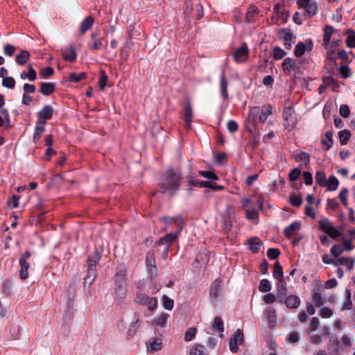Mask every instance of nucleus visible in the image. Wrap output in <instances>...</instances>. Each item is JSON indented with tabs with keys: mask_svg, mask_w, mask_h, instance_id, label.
Here are the masks:
<instances>
[{
	"mask_svg": "<svg viewBox=\"0 0 355 355\" xmlns=\"http://www.w3.org/2000/svg\"><path fill=\"white\" fill-rule=\"evenodd\" d=\"M54 112V110L52 106L49 105H45L41 110L37 113V121H42L46 122V120L51 119Z\"/></svg>",
	"mask_w": 355,
	"mask_h": 355,
	"instance_id": "f8f14e48",
	"label": "nucleus"
},
{
	"mask_svg": "<svg viewBox=\"0 0 355 355\" xmlns=\"http://www.w3.org/2000/svg\"><path fill=\"white\" fill-rule=\"evenodd\" d=\"M297 5L304 9L305 13L309 15H315L318 12V3L315 0H297Z\"/></svg>",
	"mask_w": 355,
	"mask_h": 355,
	"instance_id": "20e7f679",
	"label": "nucleus"
},
{
	"mask_svg": "<svg viewBox=\"0 0 355 355\" xmlns=\"http://www.w3.org/2000/svg\"><path fill=\"white\" fill-rule=\"evenodd\" d=\"M264 316L267 322L268 327L270 328H274L277 323V311L272 306H268L264 310Z\"/></svg>",
	"mask_w": 355,
	"mask_h": 355,
	"instance_id": "0eeeda50",
	"label": "nucleus"
},
{
	"mask_svg": "<svg viewBox=\"0 0 355 355\" xmlns=\"http://www.w3.org/2000/svg\"><path fill=\"white\" fill-rule=\"evenodd\" d=\"M290 202L295 207H299L302 203V199L300 196L293 195L290 196Z\"/></svg>",
	"mask_w": 355,
	"mask_h": 355,
	"instance_id": "e2e57ef3",
	"label": "nucleus"
},
{
	"mask_svg": "<svg viewBox=\"0 0 355 355\" xmlns=\"http://www.w3.org/2000/svg\"><path fill=\"white\" fill-rule=\"evenodd\" d=\"M198 173L201 176H202L205 178L210 179V180H218L217 175L211 171H200Z\"/></svg>",
	"mask_w": 355,
	"mask_h": 355,
	"instance_id": "680f3d73",
	"label": "nucleus"
},
{
	"mask_svg": "<svg viewBox=\"0 0 355 355\" xmlns=\"http://www.w3.org/2000/svg\"><path fill=\"white\" fill-rule=\"evenodd\" d=\"M348 36L346 40V44L349 48H355V32L352 30H348L347 32Z\"/></svg>",
	"mask_w": 355,
	"mask_h": 355,
	"instance_id": "a19ab883",
	"label": "nucleus"
},
{
	"mask_svg": "<svg viewBox=\"0 0 355 355\" xmlns=\"http://www.w3.org/2000/svg\"><path fill=\"white\" fill-rule=\"evenodd\" d=\"M86 78V74L85 73H71L69 75L68 80L72 83H78Z\"/></svg>",
	"mask_w": 355,
	"mask_h": 355,
	"instance_id": "37998d69",
	"label": "nucleus"
},
{
	"mask_svg": "<svg viewBox=\"0 0 355 355\" xmlns=\"http://www.w3.org/2000/svg\"><path fill=\"white\" fill-rule=\"evenodd\" d=\"M312 49V42L311 40H306L305 43L299 42L295 48V55L300 58L302 56L306 50L311 51Z\"/></svg>",
	"mask_w": 355,
	"mask_h": 355,
	"instance_id": "ddd939ff",
	"label": "nucleus"
},
{
	"mask_svg": "<svg viewBox=\"0 0 355 355\" xmlns=\"http://www.w3.org/2000/svg\"><path fill=\"white\" fill-rule=\"evenodd\" d=\"M315 181L320 187H325L327 184L325 173L323 171H318L315 174Z\"/></svg>",
	"mask_w": 355,
	"mask_h": 355,
	"instance_id": "ea45409f",
	"label": "nucleus"
},
{
	"mask_svg": "<svg viewBox=\"0 0 355 355\" xmlns=\"http://www.w3.org/2000/svg\"><path fill=\"white\" fill-rule=\"evenodd\" d=\"M146 263L148 267L151 268V270H155V259L153 251H148L146 254Z\"/></svg>",
	"mask_w": 355,
	"mask_h": 355,
	"instance_id": "72a5a7b5",
	"label": "nucleus"
},
{
	"mask_svg": "<svg viewBox=\"0 0 355 355\" xmlns=\"http://www.w3.org/2000/svg\"><path fill=\"white\" fill-rule=\"evenodd\" d=\"M189 355H208L205 347L200 344L194 345L190 349Z\"/></svg>",
	"mask_w": 355,
	"mask_h": 355,
	"instance_id": "2f4dec72",
	"label": "nucleus"
},
{
	"mask_svg": "<svg viewBox=\"0 0 355 355\" xmlns=\"http://www.w3.org/2000/svg\"><path fill=\"white\" fill-rule=\"evenodd\" d=\"M117 278V282L119 281L120 282L115 289V294L119 298L122 299L125 295V281L122 275L119 276Z\"/></svg>",
	"mask_w": 355,
	"mask_h": 355,
	"instance_id": "5701e85b",
	"label": "nucleus"
},
{
	"mask_svg": "<svg viewBox=\"0 0 355 355\" xmlns=\"http://www.w3.org/2000/svg\"><path fill=\"white\" fill-rule=\"evenodd\" d=\"M283 39L284 40V46L287 49H291L293 40L295 38L293 34L290 31H284Z\"/></svg>",
	"mask_w": 355,
	"mask_h": 355,
	"instance_id": "cd10ccee",
	"label": "nucleus"
},
{
	"mask_svg": "<svg viewBox=\"0 0 355 355\" xmlns=\"http://www.w3.org/2000/svg\"><path fill=\"white\" fill-rule=\"evenodd\" d=\"M296 161L302 162L306 165L309 163V155L305 152H300L295 156Z\"/></svg>",
	"mask_w": 355,
	"mask_h": 355,
	"instance_id": "09e8293b",
	"label": "nucleus"
},
{
	"mask_svg": "<svg viewBox=\"0 0 355 355\" xmlns=\"http://www.w3.org/2000/svg\"><path fill=\"white\" fill-rule=\"evenodd\" d=\"M168 317H169L168 314H166L165 313H162L159 314L157 317H155L150 322V325L154 327H164L166 324L167 320H168Z\"/></svg>",
	"mask_w": 355,
	"mask_h": 355,
	"instance_id": "a211bd4d",
	"label": "nucleus"
},
{
	"mask_svg": "<svg viewBox=\"0 0 355 355\" xmlns=\"http://www.w3.org/2000/svg\"><path fill=\"white\" fill-rule=\"evenodd\" d=\"M273 277L277 279H283V270L279 262H276L274 265Z\"/></svg>",
	"mask_w": 355,
	"mask_h": 355,
	"instance_id": "c03bdc74",
	"label": "nucleus"
},
{
	"mask_svg": "<svg viewBox=\"0 0 355 355\" xmlns=\"http://www.w3.org/2000/svg\"><path fill=\"white\" fill-rule=\"evenodd\" d=\"M339 112L344 118H348L350 115V110L347 105H342L340 107Z\"/></svg>",
	"mask_w": 355,
	"mask_h": 355,
	"instance_id": "338daca9",
	"label": "nucleus"
},
{
	"mask_svg": "<svg viewBox=\"0 0 355 355\" xmlns=\"http://www.w3.org/2000/svg\"><path fill=\"white\" fill-rule=\"evenodd\" d=\"M234 60L238 63L245 62L248 58V49L245 44L238 48L234 54Z\"/></svg>",
	"mask_w": 355,
	"mask_h": 355,
	"instance_id": "1a4fd4ad",
	"label": "nucleus"
},
{
	"mask_svg": "<svg viewBox=\"0 0 355 355\" xmlns=\"http://www.w3.org/2000/svg\"><path fill=\"white\" fill-rule=\"evenodd\" d=\"M100 254L98 252H96L92 257H90L88 259V270H96V266L98 263V261L100 259Z\"/></svg>",
	"mask_w": 355,
	"mask_h": 355,
	"instance_id": "473e14b6",
	"label": "nucleus"
},
{
	"mask_svg": "<svg viewBox=\"0 0 355 355\" xmlns=\"http://www.w3.org/2000/svg\"><path fill=\"white\" fill-rule=\"evenodd\" d=\"M107 81V77L104 71H101L100 79H99V87L101 90H103L106 86Z\"/></svg>",
	"mask_w": 355,
	"mask_h": 355,
	"instance_id": "13d9d810",
	"label": "nucleus"
},
{
	"mask_svg": "<svg viewBox=\"0 0 355 355\" xmlns=\"http://www.w3.org/2000/svg\"><path fill=\"white\" fill-rule=\"evenodd\" d=\"M339 184L338 180L334 175H331L327 180V184L325 187H327L329 191H335L337 189Z\"/></svg>",
	"mask_w": 355,
	"mask_h": 355,
	"instance_id": "f704fd0d",
	"label": "nucleus"
},
{
	"mask_svg": "<svg viewBox=\"0 0 355 355\" xmlns=\"http://www.w3.org/2000/svg\"><path fill=\"white\" fill-rule=\"evenodd\" d=\"M0 127L3 126L4 121H6L9 122V113L8 110L6 109H1L0 110Z\"/></svg>",
	"mask_w": 355,
	"mask_h": 355,
	"instance_id": "864d4df0",
	"label": "nucleus"
},
{
	"mask_svg": "<svg viewBox=\"0 0 355 355\" xmlns=\"http://www.w3.org/2000/svg\"><path fill=\"white\" fill-rule=\"evenodd\" d=\"M27 79L30 81H35L36 80L37 73L35 70L33 68L31 64L28 67Z\"/></svg>",
	"mask_w": 355,
	"mask_h": 355,
	"instance_id": "052dcab7",
	"label": "nucleus"
},
{
	"mask_svg": "<svg viewBox=\"0 0 355 355\" xmlns=\"http://www.w3.org/2000/svg\"><path fill=\"white\" fill-rule=\"evenodd\" d=\"M345 266L346 268L351 270L354 268V260L347 257H338L336 259L335 266Z\"/></svg>",
	"mask_w": 355,
	"mask_h": 355,
	"instance_id": "4be33fe9",
	"label": "nucleus"
},
{
	"mask_svg": "<svg viewBox=\"0 0 355 355\" xmlns=\"http://www.w3.org/2000/svg\"><path fill=\"white\" fill-rule=\"evenodd\" d=\"M29 58V52L26 50H22L19 54L17 55L15 60L17 64L20 65H24L27 62Z\"/></svg>",
	"mask_w": 355,
	"mask_h": 355,
	"instance_id": "c85d7f7f",
	"label": "nucleus"
},
{
	"mask_svg": "<svg viewBox=\"0 0 355 355\" xmlns=\"http://www.w3.org/2000/svg\"><path fill=\"white\" fill-rule=\"evenodd\" d=\"M162 306L166 309V310H171L173 308L174 302L172 299L169 298L166 295H164L162 297Z\"/></svg>",
	"mask_w": 355,
	"mask_h": 355,
	"instance_id": "de8ad7c7",
	"label": "nucleus"
},
{
	"mask_svg": "<svg viewBox=\"0 0 355 355\" xmlns=\"http://www.w3.org/2000/svg\"><path fill=\"white\" fill-rule=\"evenodd\" d=\"M272 107L269 104H266L262 107L260 112V107L255 106L251 107L248 116V121L252 124L254 123L258 114L260 113L259 119L261 123H264L268 116L272 114Z\"/></svg>",
	"mask_w": 355,
	"mask_h": 355,
	"instance_id": "f03ea898",
	"label": "nucleus"
},
{
	"mask_svg": "<svg viewBox=\"0 0 355 355\" xmlns=\"http://www.w3.org/2000/svg\"><path fill=\"white\" fill-rule=\"evenodd\" d=\"M55 90V84L53 83H42L40 85V92L43 95L49 96Z\"/></svg>",
	"mask_w": 355,
	"mask_h": 355,
	"instance_id": "a878e982",
	"label": "nucleus"
},
{
	"mask_svg": "<svg viewBox=\"0 0 355 355\" xmlns=\"http://www.w3.org/2000/svg\"><path fill=\"white\" fill-rule=\"evenodd\" d=\"M243 341V334L238 329L235 331L234 338L230 342V349L232 352H236L238 351V345L242 344Z\"/></svg>",
	"mask_w": 355,
	"mask_h": 355,
	"instance_id": "9d476101",
	"label": "nucleus"
},
{
	"mask_svg": "<svg viewBox=\"0 0 355 355\" xmlns=\"http://www.w3.org/2000/svg\"><path fill=\"white\" fill-rule=\"evenodd\" d=\"M211 328L213 330L220 333V336H223L222 333L224 331L223 321L219 317H216L214 320Z\"/></svg>",
	"mask_w": 355,
	"mask_h": 355,
	"instance_id": "c756f323",
	"label": "nucleus"
},
{
	"mask_svg": "<svg viewBox=\"0 0 355 355\" xmlns=\"http://www.w3.org/2000/svg\"><path fill=\"white\" fill-rule=\"evenodd\" d=\"M282 68L286 74H290L292 71L298 69V67L295 60L292 58H287L282 62Z\"/></svg>",
	"mask_w": 355,
	"mask_h": 355,
	"instance_id": "f3484780",
	"label": "nucleus"
},
{
	"mask_svg": "<svg viewBox=\"0 0 355 355\" xmlns=\"http://www.w3.org/2000/svg\"><path fill=\"white\" fill-rule=\"evenodd\" d=\"M344 252V248H343V246L341 245H334L331 247V250H330V252L331 254L335 257H337L338 258V257L343 254Z\"/></svg>",
	"mask_w": 355,
	"mask_h": 355,
	"instance_id": "8fccbe9b",
	"label": "nucleus"
},
{
	"mask_svg": "<svg viewBox=\"0 0 355 355\" xmlns=\"http://www.w3.org/2000/svg\"><path fill=\"white\" fill-rule=\"evenodd\" d=\"M286 54V52L279 47H275L273 49V56L277 60L282 59Z\"/></svg>",
	"mask_w": 355,
	"mask_h": 355,
	"instance_id": "bf43d9fd",
	"label": "nucleus"
},
{
	"mask_svg": "<svg viewBox=\"0 0 355 355\" xmlns=\"http://www.w3.org/2000/svg\"><path fill=\"white\" fill-rule=\"evenodd\" d=\"M180 232H175V233H170L166 234L164 236L162 237L157 242L159 245H167L168 246L178 239Z\"/></svg>",
	"mask_w": 355,
	"mask_h": 355,
	"instance_id": "6ab92c4d",
	"label": "nucleus"
},
{
	"mask_svg": "<svg viewBox=\"0 0 355 355\" xmlns=\"http://www.w3.org/2000/svg\"><path fill=\"white\" fill-rule=\"evenodd\" d=\"M30 257V252H25L19 259V263L21 266L19 275L21 279H26L28 277V270L29 268V263L27 262V260Z\"/></svg>",
	"mask_w": 355,
	"mask_h": 355,
	"instance_id": "39448f33",
	"label": "nucleus"
},
{
	"mask_svg": "<svg viewBox=\"0 0 355 355\" xmlns=\"http://www.w3.org/2000/svg\"><path fill=\"white\" fill-rule=\"evenodd\" d=\"M284 126L288 131L293 130L297 123L295 110L292 107H285L283 112Z\"/></svg>",
	"mask_w": 355,
	"mask_h": 355,
	"instance_id": "7ed1b4c3",
	"label": "nucleus"
},
{
	"mask_svg": "<svg viewBox=\"0 0 355 355\" xmlns=\"http://www.w3.org/2000/svg\"><path fill=\"white\" fill-rule=\"evenodd\" d=\"M257 8L255 6H251L246 14V21L251 22L253 20V17L257 12Z\"/></svg>",
	"mask_w": 355,
	"mask_h": 355,
	"instance_id": "4d7b16f0",
	"label": "nucleus"
},
{
	"mask_svg": "<svg viewBox=\"0 0 355 355\" xmlns=\"http://www.w3.org/2000/svg\"><path fill=\"white\" fill-rule=\"evenodd\" d=\"M220 86L223 97L227 99L228 98L227 81L223 73L221 74L220 78Z\"/></svg>",
	"mask_w": 355,
	"mask_h": 355,
	"instance_id": "7c9ffc66",
	"label": "nucleus"
},
{
	"mask_svg": "<svg viewBox=\"0 0 355 355\" xmlns=\"http://www.w3.org/2000/svg\"><path fill=\"white\" fill-rule=\"evenodd\" d=\"M277 298V295L275 296L274 294L270 293L263 296V301L266 304H271L273 303Z\"/></svg>",
	"mask_w": 355,
	"mask_h": 355,
	"instance_id": "0e129e2a",
	"label": "nucleus"
},
{
	"mask_svg": "<svg viewBox=\"0 0 355 355\" xmlns=\"http://www.w3.org/2000/svg\"><path fill=\"white\" fill-rule=\"evenodd\" d=\"M322 148L324 150H329L333 144V133L330 131H328L325 134V137L322 139L321 141Z\"/></svg>",
	"mask_w": 355,
	"mask_h": 355,
	"instance_id": "393cba45",
	"label": "nucleus"
},
{
	"mask_svg": "<svg viewBox=\"0 0 355 355\" xmlns=\"http://www.w3.org/2000/svg\"><path fill=\"white\" fill-rule=\"evenodd\" d=\"M96 277V272L94 270H88L87 275L85 277V283L90 286Z\"/></svg>",
	"mask_w": 355,
	"mask_h": 355,
	"instance_id": "6e6d98bb",
	"label": "nucleus"
},
{
	"mask_svg": "<svg viewBox=\"0 0 355 355\" xmlns=\"http://www.w3.org/2000/svg\"><path fill=\"white\" fill-rule=\"evenodd\" d=\"M320 229L326 234L333 227V225L327 219L321 220L319 223Z\"/></svg>",
	"mask_w": 355,
	"mask_h": 355,
	"instance_id": "49530a36",
	"label": "nucleus"
},
{
	"mask_svg": "<svg viewBox=\"0 0 355 355\" xmlns=\"http://www.w3.org/2000/svg\"><path fill=\"white\" fill-rule=\"evenodd\" d=\"M272 288V286L270 283V282L266 279H262L260 282V284L259 286V289L262 293H267L269 292Z\"/></svg>",
	"mask_w": 355,
	"mask_h": 355,
	"instance_id": "a18cd8bd",
	"label": "nucleus"
},
{
	"mask_svg": "<svg viewBox=\"0 0 355 355\" xmlns=\"http://www.w3.org/2000/svg\"><path fill=\"white\" fill-rule=\"evenodd\" d=\"M163 347V340L161 338L155 337L150 338L146 343L148 352L154 353L161 350Z\"/></svg>",
	"mask_w": 355,
	"mask_h": 355,
	"instance_id": "423d86ee",
	"label": "nucleus"
},
{
	"mask_svg": "<svg viewBox=\"0 0 355 355\" xmlns=\"http://www.w3.org/2000/svg\"><path fill=\"white\" fill-rule=\"evenodd\" d=\"M182 177L179 173H176L173 170H168L164 175L162 180V187L164 192H168L173 194L175 193L180 184Z\"/></svg>",
	"mask_w": 355,
	"mask_h": 355,
	"instance_id": "f257e3e1",
	"label": "nucleus"
},
{
	"mask_svg": "<svg viewBox=\"0 0 355 355\" xmlns=\"http://www.w3.org/2000/svg\"><path fill=\"white\" fill-rule=\"evenodd\" d=\"M248 245L252 252H257L261 245V241L257 238H252L249 239Z\"/></svg>",
	"mask_w": 355,
	"mask_h": 355,
	"instance_id": "4c0bfd02",
	"label": "nucleus"
},
{
	"mask_svg": "<svg viewBox=\"0 0 355 355\" xmlns=\"http://www.w3.org/2000/svg\"><path fill=\"white\" fill-rule=\"evenodd\" d=\"M2 85L5 87L12 89L15 85V80L12 77H6L3 79Z\"/></svg>",
	"mask_w": 355,
	"mask_h": 355,
	"instance_id": "3c124183",
	"label": "nucleus"
},
{
	"mask_svg": "<svg viewBox=\"0 0 355 355\" xmlns=\"http://www.w3.org/2000/svg\"><path fill=\"white\" fill-rule=\"evenodd\" d=\"M301 228V222L300 221H294L288 226L286 227L284 230V234L285 236L290 239L293 236L295 235L297 232Z\"/></svg>",
	"mask_w": 355,
	"mask_h": 355,
	"instance_id": "dca6fc26",
	"label": "nucleus"
},
{
	"mask_svg": "<svg viewBox=\"0 0 355 355\" xmlns=\"http://www.w3.org/2000/svg\"><path fill=\"white\" fill-rule=\"evenodd\" d=\"M197 333V329L196 327L189 328L184 334V340L186 342H190L194 339Z\"/></svg>",
	"mask_w": 355,
	"mask_h": 355,
	"instance_id": "79ce46f5",
	"label": "nucleus"
},
{
	"mask_svg": "<svg viewBox=\"0 0 355 355\" xmlns=\"http://www.w3.org/2000/svg\"><path fill=\"white\" fill-rule=\"evenodd\" d=\"M94 20L93 18L91 17H86L81 23L80 31L82 33H84L87 30H89L92 24H93Z\"/></svg>",
	"mask_w": 355,
	"mask_h": 355,
	"instance_id": "c9c22d12",
	"label": "nucleus"
},
{
	"mask_svg": "<svg viewBox=\"0 0 355 355\" xmlns=\"http://www.w3.org/2000/svg\"><path fill=\"white\" fill-rule=\"evenodd\" d=\"M278 284L277 286V297H279L280 300L286 295V283L285 280H278Z\"/></svg>",
	"mask_w": 355,
	"mask_h": 355,
	"instance_id": "bb28decb",
	"label": "nucleus"
},
{
	"mask_svg": "<svg viewBox=\"0 0 355 355\" xmlns=\"http://www.w3.org/2000/svg\"><path fill=\"white\" fill-rule=\"evenodd\" d=\"M334 32V29L330 26H327L324 28V35L323 38L324 45L327 47L331 40V35Z\"/></svg>",
	"mask_w": 355,
	"mask_h": 355,
	"instance_id": "e433bc0d",
	"label": "nucleus"
},
{
	"mask_svg": "<svg viewBox=\"0 0 355 355\" xmlns=\"http://www.w3.org/2000/svg\"><path fill=\"white\" fill-rule=\"evenodd\" d=\"M53 73H54L53 69L50 67L43 68L40 71V75L44 78L51 76L53 74Z\"/></svg>",
	"mask_w": 355,
	"mask_h": 355,
	"instance_id": "774afa93",
	"label": "nucleus"
},
{
	"mask_svg": "<svg viewBox=\"0 0 355 355\" xmlns=\"http://www.w3.org/2000/svg\"><path fill=\"white\" fill-rule=\"evenodd\" d=\"M45 125L46 122H43L42 121H37L33 135V139L35 141H38L42 134L44 132Z\"/></svg>",
	"mask_w": 355,
	"mask_h": 355,
	"instance_id": "b1692460",
	"label": "nucleus"
},
{
	"mask_svg": "<svg viewBox=\"0 0 355 355\" xmlns=\"http://www.w3.org/2000/svg\"><path fill=\"white\" fill-rule=\"evenodd\" d=\"M91 38L93 40V44L91 45L92 49L97 51L107 47V41L105 40L104 37H98L96 32L92 33Z\"/></svg>",
	"mask_w": 355,
	"mask_h": 355,
	"instance_id": "9b49d317",
	"label": "nucleus"
},
{
	"mask_svg": "<svg viewBox=\"0 0 355 355\" xmlns=\"http://www.w3.org/2000/svg\"><path fill=\"white\" fill-rule=\"evenodd\" d=\"M339 141L341 145H345L349 141L351 133L348 130H343L339 132Z\"/></svg>",
	"mask_w": 355,
	"mask_h": 355,
	"instance_id": "58836bf2",
	"label": "nucleus"
},
{
	"mask_svg": "<svg viewBox=\"0 0 355 355\" xmlns=\"http://www.w3.org/2000/svg\"><path fill=\"white\" fill-rule=\"evenodd\" d=\"M257 217H258V212L254 209H250L246 210L247 219L257 222Z\"/></svg>",
	"mask_w": 355,
	"mask_h": 355,
	"instance_id": "5fc2aeb1",
	"label": "nucleus"
},
{
	"mask_svg": "<svg viewBox=\"0 0 355 355\" xmlns=\"http://www.w3.org/2000/svg\"><path fill=\"white\" fill-rule=\"evenodd\" d=\"M222 288L221 282L218 279H216L211 285L210 288V298L211 300H216L219 296L220 293Z\"/></svg>",
	"mask_w": 355,
	"mask_h": 355,
	"instance_id": "412c9836",
	"label": "nucleus"
},
{
	"mask_svg": "<svg viewBox=\"0 0 355 355\" xmlns=\"http://www.w3.org/2000/svg\"><path fill=\"white\" fill-rule=\"evenodd\" d=\"M193 119V109L191 102L187 101L185 103L184 108V121L188 128L191 126V122Z\"/></svg>",
	"mask_w": 355,
	"mask_h": 355,
	"instance_id": "2eb2a0df",
	"label": "nucleus"
},
{
	"mask_svg": "<svg viewBox=\"0 0 355 355\" xmlns=\"http://www.w3.org/2000/svg\"><path fill=\"white\" fill-rule=\"evenodd\" d=\"M62 54L65 61L74 62L77 58L76 51L73 46H69L62 49Z\"/></svg>",
	"mask_w": 355,
	"mask_h": 355,
	"instance_id": "4468645a",
	"label": "nucleus"
},
{
	"mask_svg": "<svg viewBox=\"0 0 355 355\" xmlns=\"http://www.w3.org/2000/svg\"><path fill=\"white\" fill-rule=\"evenodd\" d=\"M150 299V297H148L146 294L143 293H139L137 294L135 301L137 303L146 304L148 302V300Z\"/></svg>",
	"mask_w": 355,
	"mask_h": 355,
	"instance_id": "603ef678",
	"label": "nucleus"
},
{
	"mask_svg": "<svg viewBox=\"0 0 355 355\" xmlns=\"http://www.w3.org/2000/svg\"><path fill=\"white\" fill-rule=\"evenodd\" d=\"M300 299L295 295H288L284 300V304L288 309H297L300 305Z\"/></svg>",
	"mask_w": 355,
	"mask_h": 355,
	"instance_id": "aec40b11",
	"label": "nucleus"
},
{
	"mask_svg": "<svg viewBox=\"0 0 355 355\" xmlns=\"http://www.w3.org/2000/svg\"><path fill=\"white\" fill-rule=\"evenodd\" d=\"M313 300L318 306H322L325 302V299L319 293H314Z\"/></svg>",
	"mask_w": 355,
	"mask_h": 355,
	"instance_id": "69168bd1",
	"label": "nucleus"
},
{
	"mask_svg": "<svg viewBox=\"0 0 355 355\" xmlns=\"http://www.w3.org/2000/svg\"><path fill=\"white\" fill-rule=\"evenodd\" d=\"M160 221L167 225H175L178 227V232H181L184 226V219L181 216H176L173 217L163 216L159 218Z\"/></svg>",
	"mask_w": 355,
	"mask_h": 355,
	"instance_id": "6e6552de",
	"label": "nucleus"
}]
</instances>
